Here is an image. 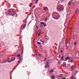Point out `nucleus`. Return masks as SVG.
<instances>
[{"mask_svg":"<svg viewBox=\"0 0 79 79\" xmlns=\"http://www.w3.org/2000/svg\"><path fill=\"white\" fill-rule=\"evenodd\" d=\"M14 11V10L13 9H10L8 10V12H6V14L7 16H8V15L11 16L15 13Z\"/></svg>","mask_w":79,"mask_h":79,"instance_id":"1","label":"nucleus"},{"mask_svg":"<svg viewBox=\"0 0 79 79\" xmlns=\"http://www.w3.org/2000/svg\"><path fill=\"white\" fill-rule=\"evenodd\" d=\"M64 8L63 6L61 5H59L57 6V11H60L62 10L63 11V10Z\"/></svg>","mask_w":79,"mask_h":79,"instance_id":"2","label":"nucleus"},{"mask_svg":"<svg viewBox=\"0 0 79 79\" xmlns=\"http://www.w3.org/2000/svg\"><path fill=\"white\" fill-rule=\"evenodd\" d=\"M58 13L56 12H54L52 13V17L54 18L56 16L57 14Z\"/></svg>","mask_w":79,"mask_h":79,"instance_id":"3","label":"nucleus"},{"mask_svg":"<svg viewBox=\"0 0 79 79\" xmlns=\"http://www.w3.org/2000/svg\"><path fill=\"white\" fill-rule=\"evenodd\" d=\"M39 26H36L35 27V31H37V30H38V29H39Z\"/></svg>","mask_w":79,"mask_h":79,"instance_id":"4","label":"nucleus"},{"mask_svg":"<svg viewBox=\"0 0 79 79\" xmlns=\"http://www.w3.org/2000/svg\"><path fill=\"white\" fill-rule=\"evenodd\" d=\"M47 65H48V64H50V63H51V61H50L49 60H47Z\"/></svg>","mask_w":79,"mask_h":79,"instance_id":"5","label":"nucleus"},{"mask_svg":"<svg viewBox=\"0 0 79 79\" xmlns=\"http://www.w3.org/2000/svg\"><path fill=\"white\" fill-rule=\"evenodd\" d=\"M63 75L62 74H61L58 76V77H60V78H62V77H63Z\"/></svg>","mask_w":79,"mask_h":79,"instance_id":"6","label":"nucleus"},{"mask_svg":"<svg viewBox=\"0 0 79 79\" xmlns=\"http://www.w3.org/2000/svg\"><path fill=\"white\" fill-rule=\"evenodd\" d=\"M60 18V17L59 16H57V17H54L53 18L54 19H58L59 18Z\"/></svg>","mask_w":79,"mask_h":79,"instance_id":"7","label":"nucleus"},{"mask_svg":"<svg viewBox=\"0 0 79 79\" xmlns=\"http://www.w3.org/2000/svg\"><path fill=\"white\" fill-rule=\"evenodd\" d=\"M71 3H72V1H70L69 2L68 4L69 6H71Z\"/></svg>","mask_w":79,"mask_h":79,"instance_id":"8","label":"nucleus"},{"mask_svg":"<svg viewBox=\"0 0 79 79\" xmlns=\"http://www.w3.org/2000/svg\"><path fill=\"white\" fill-rule=\"evenodd\" d=\"M74 65H72L71 67V69H72V71H73V69H74Z\"/></svg>","mask_w":79,"mask_h":79,"instance_id":"9","label":"nucleus"},{"mask_svg":"<svg viewBox=\"0 0 79 79\" xmlns=\"http://www.w3.org/2000/svg\"><path fill=\"white\" fill-rule=\"evenodd\" d=\"M11 60H12V61H14L15 60V58H12V59H11Z\"/></svg>","mask_w":79,"mask_h":79,"instance_id":"10","label":"nucleus"},{"mask_svg":"<svg viewBox=\"0 0 79 79\" xmlns=\"http://www.w3.org/2000/svg\"><path fill=\"white\" fill-rule=\"evenodd\" d=\"M66 63L64 62L63 64V67H66Z\"/></svg>","mask_w":79,"mask_h":79,"instance_id":"11","label":"nucleus"},{"mask_svg":"<svg viewBox=\"0 0 79 79\" xmlns=\"http://www.w3.org/2000/svg\"><path fill=\"white\" fill-rule=\"evenodd\" d=\"M49 65L48 64L47 65H45V68H49Z\"/></svg>","mask_w":79,"mask_h":79,"instance_id":"12","label":"nucleus"},{"mask_svg":"<svg viewBox=\"0 0 79 79\" xmlns=\"http://www.w3.org/2000/svg\"><path fill=\"white\" fill-rule=\"evenodd\" d=\"M26 24H24V25L23 26V29H24L25 27H26Z\"/></svg>","mask_w":79,"mask_h":79,"instance_id":"13","label":"nucleus"},{"mask_svg":"<svg viewBox=\"0 0 79 79\" xmlns=\"http://www.w3.org/2000/svg\"><path fill=\"white\" fill-rule=\"evenodd\" d=\"M21 59H19V60L18 61V63L19 64L20 63H21Z\"/></svg>","mask_w":79,"mask_h":79,"instance_id":"14","label":"nucleus"},{"mask_svg":"<svg viewBox=\"0 0 79 79\" xmlns=\"http://www.w3.org/2000/svg\"><path fill=\"white\" fill-rule=\"evenodd\" d=\"M66 59L67 60H70V58H69V57H66Z\"/></svg>","mask_w":79,"mask_h":79,"instance_id":"15","label":"nucleus"},{"mask_svg":"<svg viewBox=\"0 0 79 79\" xmlns=\"http://www.w3.org/2000/svg\"><path fill=\"white\" fill-rule=\"evenodd\" d=\"M49 72L50 73H53L54 72V70H52Z\"/></svg>","mask_w":79,"mask_h":79,"instance_id":"16","label":"nucleus"},{"mask_svg":"<svg viewBox=\"0 0 79 79\" xmlns=\"http://www.w3.org/2000/svg\"><path fill=\"white\" fill-rule=\"evenodd\" d=\"M47 9V7H45L44 8V9L45 10V11H46V9Z\"/></svg>","mask_w":79,"mask_h":79,"instance_id":"17","label":"nucleus"},{"mask_svg":"<svg viewBox=\"0 0 79 79\" xmlns=\"http://www.w3.org/2000/svg\"><path fill=\"white\" fill-rule=\"evenodd\" d=\"M37 44L39 45H41V43L40 42H37Z\"/></svg>","mask_w":79,"mask_h":79,"instance_id":"18","label":"nucleus"},{"mask_svg":"<svg viewBox=\"0 0 79 79\" xmlns=\"http://www.w3.org/2000/svg\"><path fill=\"white\" fill-rule=\"evenodd\" d=\"M60 3H61V2H64V0H60Z\"/></svg>","mask_w":79,"mask_h":79,"instance_id":"19","label":"nucleus"},{"mask_svg":"<svg viewBox=\"0 0 79 79\" xmlns=\"http://www.w3.org/2000/svg\"><path fill=\"white\" fill-rule=\"evenodd\" d=\"M51 78L52 79H55V77H53V76L51 77Z\"/></svg>","mask_w":79,"mask_h":79,"instance_id":"20","label":"nucleus"},{"mask_svg":"<svg viewBox=\"0 0 79 79\" xmlns=\"http://www.w3.org/2000/svg\"><path fill=\"white\" fill-rule=\"evenodd\" d=\"M40 42H42V43H44V42L43 41H42V40H40Z\"/></svg>","mask_w":79,"mask_h":79,"instance_id":"21","label":"nucleus"},{"mask_svg":"<svg viewBox=\"0 0 79 79\" xmlns=\"http://www.w3.org/2000/svg\"><path fill=\"white\" fill-rule=\"evenodd\" d=\"M11 62H12V60H10L9 61H8V63H11Z\"/></svg>","mask_w":79,"mask_h":79,"instance_id":"22","label":"nucleus"},{"mask_svg":"<svg viewBox=\"0 0 79 79\" xmlns=\"http://www.w3.org/2000/svg\"><path fill=\"white\" fill-rule=\"evenodd\" d=\"M46 26H47V24L44 23V27H46Z\"/></svg>","mask_w":79,"mask_h":79,"instance_id":"23","label":"nucleus"},{"mask_svg":"<svg viewBox=\"0 0 79 79\" xmlns=\"http://www.w3.org/2000/svg\"><path fill=\"white\" fill-rule=\"evenodd\" d=\"M17 56L18 57H20L21 56V55H19V54H18L17 55Z\"/></svg>","mask_w":79,"mask_h":79,"instance_id":"24","label":"nucleus"},{"mask_svg":"<svg viewBox=\"0 0 79 79\" xmlns=\"http://www.w3.org/2000/svg\"><path fill=\"white\" fill-rule=\"evenodd\" d=\"M62 60H64V57H61Z\"/></svg>","mask_w":79,"mask_h":79,"instance_id":"25","label":"nucleus"},{"mask_svg":"<svg viewBox=\"0 0 79 79\" xmlns=\"http://www.w3.org/2000/svg\"><path fill=\"white\" fill-rule=\"evenodd\" d=\"M74 45H76V42H74Z\"/></svg>","mask_w":79,"mask_h":79,"instance_id":"26","label":"nucleus"},{"mask_svg":"<svg viewBox=\"0 0 79 79\" xmlns=\"http://www.w3.org/2000/svg\"><path fill=\"white\" fill-rule=\"evenodd\" d=\"M41 24H43L44 25V24L45 23H44L41 22Z\"/></svg>","mask_w":79,"mask_h":79,"instance_id":"27","label":"nucleus"},{"mask_svg":"<svg viewBox=\"0 0 79 79\" xmlns=\"http://www.w3.org/2000/svg\"><path fill=\"white\" fill-rule=\"evenodd\" d=\"M21 48V46H18V48H19H19Z\"/></svg>","mask_w":79,"mask_h":79,"instance_id":"28","label":"nucleus"},{"mask_svg":"<svg viewBox=\"0 0 79 79\" xmlns=\"http://www.w3.org/2000/svg\"><path fill=\"white\" fill-rule=\"evenodd\" d=\"M73 60L72 59L70 61V63H71V62H73Z\"/></svg>","mask_w":79,"mask_h":79,"instance_id":"29","label":"nucleus"},{"mask_svg":"<svg viewBox=\"0 0 79 79\" xmlns=\"http://www.w3.org/2000/svg\"><path fill=\"white\" fill-rule=\"evenodd\" d=\"M46 60H47V58H44V61H46Z\"/></svg>","mask_w":79,"mask_h":79,"instance_id":"30","label":"nucleus"},{"mask_svg":"<svg viewBox=\"0 0 79 79\" xmlns=\"http://www.w3.org/2000/svg\"><path fill=\"white\" fill-rule=\"evenodd\" d=\"M38 55L39 56H42V55L41 54H39Z\"/></svg>","mask_w":79,"mask_h":79,"instance_id":"31","label":"nucleus"},{"mask_svg":"<svg viewBox=\"0 0 79 79\" xmlns=\"http://www.w3.org/2000/svg\"><path fill=\"white\" fill-rule=\"evenodd\" d=\"M70 79H74V78H73V77H71L70 78Z\"/></svg>","mask_w":79,"mask_h":79,"instance_id":"32","label":"nucleus"},{"mask_svg":"<svg viewBox=\"0 0 79 79\" xmlns=\"http://www.w3.org/2000/svg\"><path fill=\"white\" fill-rule=\"evenodd\" d=\"M62 79H66V78H65V77H64V78H63Z\"/></svg>","mask_w":79,"mask_h":79,"instance_id":"33","label":"nucleus"},{"mask_svg":"<svg viewBox=\"0 0 79 79\" xmlns=\"http://www.w3.org/2000/svg\"><path fill=\"white\" fill-rule=\"evenodd\" d=\"M8 60H10V58H8L7 59Z\"/></svg>","mask_w":79,"mask_h":79,"instance_id":"34","label":"nucleus"},{"mask_svg":"<svg viewBox=\"0 0 79 79\" xmlns=\"http://www.w3.org/2000/svg\"><path fill=\"white\" fill-rule=\"evenodd\" d=\"M77 10H76V11H75V13H76L77 12Z\"/></svg>","mask_w":79,"mask_h":79,"instance_id":"35","label":"nucleus"},{"mask_svg":"<svg viewBox=\"0 0 79 79\" xmlns=\"http://www.w3.org/2000/svg\"><path fill=\"white\" fill-rule=\"evenodd\" d=\"M36 1L37 2H39V0H36Z\"/></svg>","mask_w":79,"mask_h":79,"instance_id":"36","label":"nucleus"},{"mask_svg":"<svg viewBox=\"0 0 79 79\" xmlns=\"http://www.w3.org/2000/svg\"><path fill=\"white\" fill-rule=\"evenodd\" d=\"M65 45L67 47H68V46H67V44L66 43L65 44Z\"/></svg>","mask_w":79,"mask_h":79,"instance_id":"37","label":"nucleus"},{"mask_svg":"<svg viewBox=\"0 0 79 79\" xmlns=\"http://www.w3.org/2000/svg\"><path fill=\"white\" fill-rule=\"evenodd\" d=\"M32 6L31 5H30V7H31V6Z\"/></svg>","mask_w":79,"mask_h":79,"instance_id":"38","label":"nucleus"},{"mask_svg":"<svg viewBox=\"0 0 79 79\" xmlns=\"http://www.w3.org/2000/svg\"><path fill=\"white\" fill-rule=\"evenodd\" d=\"M45 21H47V19H45Z\"/></svg>","mask_w":79,"mask_h":79,"instance_id":"39","label":"nucleus"},{"mask_svg":"<svg viewBox=\"0 0 79 79\" xmlns=\"http://www.w3.org/2000/svg\"><path fill=\"white\" fill-rule=\"evenodd\" d=\"M61 53H62V52H63V51H61Z\"/></svg>","mask_w":79,"mask_h":79,"instance_id":"40","label":"nucleus"},{"mask_svg":"<svg viewBox=\"0 0 79 79\" xmlns=\"http://www.w3.org/2000/svg\"><path fill=\"white\" fill-rule=\"evenodd\" d=\"M65 24H66V23H65L64 24L65 25ZM64 26H65V25H64Z\"/></svg>","mask_w":79,"mask_h":79,"instance_id":"41","label":"nucleus"},{"mask_svg":"<svg viewBox=\"0 0 79 79\" xmlns=\"http://www.w3.org/2000/svg\"><path fill=\"white\" fill-rule=\"evenodd\" d=\"M58 63H60V62H58Z\"/></svg>","mask_w":79,"mask_h":79,"instance_id":"42","label":"nucleus"},{"mask_svg":"<svg viewBox=\"0 0 79 79\" xmlns=\"http://www.w3.org/2000/svg\"><path fill=\"white\" fill-rule=\"evenodd\" d=\"M37 2H36V4H37Z\"/></svg>","mask_w":79,"mask_h":79,"instance_id":"43","label":"nucleus"},{"mask_svg":"<svg viewBox=\"0 0 79 79\" xmlns=\"http://www.w3.org/2000/svg\"><path fill=\"white\" fill-rule=\"evenodd\" d=\"M0 47H1V46H0Z\"/></svg>","mask_w":79,"mask_h":79,"instance_id":"44","label":"nucleus"},{"mask_svg":"<svg viewBox=\"0 0 79 79\" xmlns=\"http://www.w3.org/2000/svg\"><path fill=\"white\" fill-rule=\"evenodd\" d=\"M68 27V28H69V27Z\"/></svg>","mask_w":79,"mask_h":79,"instance_id":"45","label":"nucleus"},{"mask_svg":"<svg viewBox=\"0 0 79 79\" xmlns=\"http://www.w3.org/2000/svg\"><path fill=\"white\" fill-rule=\"evenodd\" d=\"M26 66V67H27V66Z\"/></svg>","mask_w":79,"mask_h":79,"instance_id":"46","label":"nucleus"},{"mask_svg":"<svg viewBox=\"0 0 79 79\" xmlns=\"http://www.w3.org/2000/svg\"><path fill=\"white\" fill-rule=\"evenodd\" d=\"M59 3H60V2H59Z\"/></svg>","mask_w":79,"mask_h":79,"instance_id":"47","label":"nucleus"},{"mask_svg":"<svg viewBox=\"0 0 79 79\" xmlns=\"http://www.w3.org/2000/svg\"><path fill=\"white\" fill-rule=\"evenodd\" d=\"M72 71H73V70H72Z\"/></svg>","mask_w":79,"mask_h":79,"instance_id":"48","label":"nucleus"}]
</instances>
